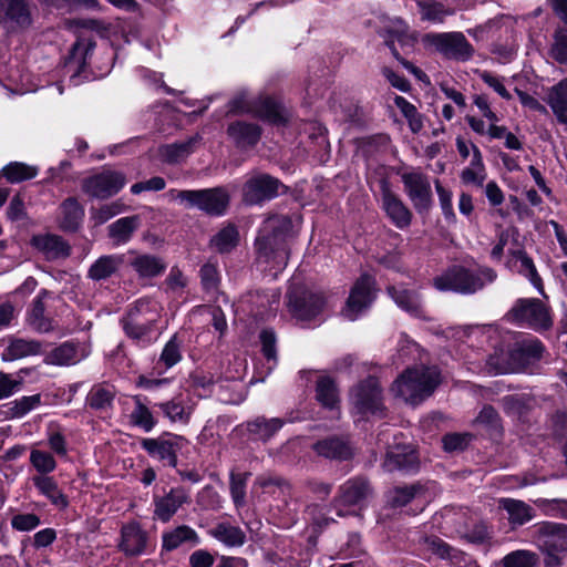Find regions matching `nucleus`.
<instances>
[{
    "label": "nucleus",
    "instance_id": "4468645a",
    "mask_svg": "<svg viewBox=\"0 0 567 567\" xmlns=\"http://www.w3.org/2000/svg\"><path fill=\"white\" fill-rule=\"evenodd\" d=\"M125 183L123 173L104 169L85 177L81 183V189L89 197L105 200L118 194Z\"/></svg>",
    "mask_w": 567,
    "mask_h": 567
},
{
    "label": "nucleus",
    "instance_id": "f257e3e1",
    "mask_svg": "<svg viewBox=\"0 0 567 567\" xmlns=\"http://www.w3.org/2000/svg\"><path fill=\"white\" fill-rule=\"evenodd\" d=\"M292 234L293 221L289 215H272L264 221L254 240L252 262L262 277L274 280L286 269Z\"/></svg>",
    "mask_w": 567,
    "mask_h": 567
},
{
    "label": "nucleus",
    "instance_id": "4be33fe9",
    "mask_svg": "<svg viewBox=\"0 0 567 567\" xmlns=\"http://www.w3.org/2000/svg\"><path fill=\"white\" fill-rule=\"evenodd\" d=\"M546 351L544 343L534 338L517 344L508 351V362L516 371H525L532 364L540 361Z\"/></svg>",
    "mask_w": 567,
    "mask_h": 567
},
{
    "label": "nucleus",
    "instance_id": "6e6552de",
    "mask_svg": "<svg viewBox=\"0 0 567 567\" xmlns=\"http://www.w3.org/2000/svg\"><path fill=\"white\" fill-rule=\"evenodd\" d=\"M506 319L537 332L549 330L554 323L550 308L538 298H518L506 313Z\"/></svg>",
    "mask_w": 567,
    "mask_h": 567
},
{
    "label": "nucleus",
    "instance_id": "e2e57ef3",
    "mask_svg": "<svg viewBox=\"0 0 567 567\" xmlns=\"http://www.w3.org/2000/svg\"><path fill=\"white\" fill-rule=\"evenodd\" d=\"M534 504L545 516L567 520V499L566 498H537Z\"/></svg>",
    "mask_w": 567,
    "mask_h": 567
},
{
    "label": "nucleus",
    "instance_id": "58836bf2",
    "mask_svg": "<svg viewBox=\"0 0 567 567\" xmlns=\"http://www.w3.org/2000/svg\"><path fill=\"white\" fill-rule=\"evenodd\" d=\"M49 296L47 289H41L33 299L31 308L28 310L29 324L40 333H47L53 330L52 320L45 317L44 300Z\"/></svg>",
    "mask_w": 567,
    "mask_h": 567
},
{
    "label": "nucleus",
    "instance_id": "3c124183",
    "mask_svg": "<svg viewBox=\"0 0 567 567\" xmlns=\"http://www.w3.org/2000/svg\"><path fill=\"white\" fill-rule=\"evenodd\" d=\"M200 136L196 134L182 143H174L165 145L162 148V156L168 164H176L188 157L193 152L195 145L200 141Z\"/></svg>",
    "mask_w": 567,
    "mask_h": 567
},
{
    "label": "nucleus",
    "instance_id": "cd10ccee",
    "mask_svg": "<svg viewBox=\"0 0 567 567\" xmlns=\"http://www.w3.org/2000/svg\"><path fill=\"white\" fill-rule=\"evenodd\" d=\"M59 229L65 234H76L83 226L85 209L74 196L66 197L59 206Z\"/></svg>",
    "mask_w": 567,
    "mask_h": 567
},
{
    "label": "nucleus",
    "instance_id": "bb28decb",
    "mask_svg": "<svg viewBox=\"0 0 567 567\" xmlns=\"http://www.w3.org/2000/svg\"><path fill=\"white\" fill-rule=\"evenodd\" d=\"M386 292L395 305L411 317L425 321L430 320V317L426 316L425 309L422 305L421 295L416 290L401 286H389L386 288Z\"/></svg>",
    "mask_w": 567,
    "mask_h": 567
},
{
    "label": "nucleus",
    "instance_id": "9b49d317",
    "mask_svg": "<svg viewBox=\"0 0 567 567\" xmlns=\"http://www.w3.org/2000/svg\"><path fill=\"white\" fill-rule=\"evenodd\" d=\"M353 403L361 416L372 415L379 419L386 416L382 388L377 377L369 375L357 384L353 391Z\"/></svg>",
    "mask_w": 567,
    "mask_h": 567
},
{
    "label": "nucleus",
    "instance_id": "7c9ffc66",
    "mask_svg": "<svg viewBox=\"0 0 567 567\" xmlns=\"http://www.w3.org/2000/svg\"><path fill=\"white\" fill-rule=\"evenodd\" d=\"M184 346V337L175 332L164 344L158 359L155 361L152 374L156 377L163 375L167 370L175 367L183 360L182 348Z\"/></svg>",
    "mask_w": 567,
    "mask_h": 567
},
{
    "label": "nucleus",
    "instance_id": "13d9d810",
    "mask_svg": "<svg viewBox=\"0 0 567 567\" xmlns=\"http://www.w3.org/2000/svg\"><path fill=\"white\" fill-rule=\"evenodd\" d=\"M130 417L133 425L146 433L151 432L157 424V420L146 404L142 402L141 396H135V406Z\"/></svg>",
    "mask_w": 567,
    "mask_h": 567
},
{
    "label": "nucleus",
    "instance_id": "864d4df0",
    "mask_svg": "<svg viewBox=\"0 0 567 567\" xmlns=\"http://www.w3.org/2000/svg\"><path fill=\"white\" fill-rule=\"evenodd\" d=\"M548 56L559 65H567V25H557L551 34Z\"/></svg>",
    "mask_w": 567,
    "mask_h": 567
},
{
    "label": "nucleus",
    "instance_id": "49530a36",
    "mask_svg": "<svg viewBox=\"0 0 567 567\" xmlns=\"http://www.w3.org/2000/svg\"><path fill=\"white\" fill-rule=\"evenodd\" d=\"M511 255L519 261L518 274L529 280V282L536 288V290L545 296L544 282L538 274L533 258L527 254L525 249L512 250Z\"/></svg>",
    "mask_w": 567,
    "mask_h": 567
},
{
    "label": "nucleus",
    "instance_id": "052dcab7",
    "mask_svg": "<svg viewBox=\"0 0 567 567\" xmlns=\"http://www.w3.org/2000/svg\"><path fill=\"white\" fill-rule=\"evenodd\" d=\"M260 351L272 370L278 363L277 334L272 328H264L259 332Z\"/></svg>",
    "mask_w": 567,
    "mask_h": 567
},
{
    "label": "nucleus",
    "instance_id": "c756f323",
    "mask_svg": "<svg viewBox=\"0 0 567 567\" xmlns=\"http://www.w3.org/2000/svg\"><path fill=\"white\" fill-rule=\"evenodd\" d=\"M188 499V494L183 487H173L164 496L154 495V516L162 523H168Z\"/></svg>",
    "mask_w": 567,
    "mask_h": 567
},
{
    "label": "nucleus",
    "instance_id": "f03ea898",
    "mask_svg": "<svg viewBox=\"0 0 567 567\" xmlns=\"http://www.w3.org/2000/svg\"><path fill=\"white\" fill-rule=\"evenodd\" d=\"M161 313L156 303L148 298H140L130 303L118 322L130 343L144 350L157 342L161 336Z\"/></svg>",
    "mask_w": 567,
    "mask_h": 567
},
{
    "label": "nucleus",
    "instance_id": "2eb2a0df",
    "mask_svg": "<svg viewBox=\"0 0 567 567\" xmlns=\"http://www.w3.org/2000/svg\"><path fill=\"white\" fill-rule=\"evenodd\" d=\"M379 184L382 209L386 217L398 229H408L413 220L412 210L403 203L400 196L391 189V184L386 177H382Z\"/></svg>",
    "mask_w": 567,
    "mask_h": 567
},
{
    "label": "nucleus",
    "instance_id": "423d86ee",
    "mask_svg": "<svg viewBox=\"0 0 567 567\" xmlns=\"http://www.w3.org/2000/svg\"><path fill=\"white\" fill-rule=\"evenodd\" d=\"M289 193L290 187L278 177L265 172H255L243 184L241 199L247 206H262Z\"/></svg>",
    "mask_w": 567,
    "mask_h": 567
},
{
    "label": "nucleus",
    "instance_id": "393cba45",
    "mask_svg": "<svg viewBox=\"0 0 567 567\" xmlns=\"http://www.w3.org/2000/svg\"><path fill=\"white\" fill-rule=\"evenodd\" d=\"M384 466L389 471L417 473L420 468L419 454L412 445L395 444L388 450Z\"/></svg>",
    "mask_w": 567,
    "mask_h": 567
},
{
    "label": "nucleus",
    "instance_id": "c85d7f7f",
    "mask_svg": "<svg viewBox=\"0 0 567 567\" xmlns=\"http://www.w3.org/2000/svg\"><path fill=\"white\" fill-rule=\"evenodd\" d=\"M95 47V41L84 39H78L72 44L68 55L65 56V66L75 68L73 78L79 76L86 81L91 79V73L87 72V65Z\"/></svg>",
    "mask_w": 567,
    "mask_h": 567
},
{
    "label": "nucleus",
    "instance_id": "473e14b6",
    "mask_svg": "<svg viewBox=\"0 0 567 567\" xmlns=\"http://www.w3.org/2000/svg\"><path fill=\"white\" fill-rule=\"evenodd\" d=\"M286 424V420L281 417L267 419L266 416H257L245 423L246 431L250 441H261L264 443L270 441Z\"/></svg>",
    "mask_w": 567,
    "mask_h": 567
},
{
    "label": "nucleus",
    "instance_id": "bf43d9fd",
    "mask_svg": "<svg viewBox=\"0 0 567 567\" xmlns=\"http://www.w3.org/2000/svg\"><path fill=\"white\" fill-rule=\"evenodd\" d=\"M155 406H157L171 422L186 424L189 421L190 413L186 411L181 396H175L166 402L155 403Z\"/></svg>",
    "mask_w": 567,
    "mask_h": 567
},
{
    "label": "nucleus",
    "instance_id": "7ed1b4c3",
    "mask_svg": "<svg viewBox=\"0 0 567 567\" xmlns=\"http://www.w3.org/2000/svg\"><path fill=\"white\" fill-rule=\"evenodd\" d=\"M497 272L487 266L470 268L464 265H451L432 280L433 287L441 292H454L471 296L493 284Z\"/></svg>",
    "mask_w": 567,
    "mask_h": 567
},
{
    "label": "nucleus",
    "instance_id": "a18cd8bd",
    "mask_svg": "<svg viewBox=\"0 0 567 567\" xmlns=\"http://www.w3.org/2000/svg\"><path fill=\"white\" fill-rule=\"evenodd\" d=\"M502 507L507 512L508 520L513 528L525 525L535 516L534 508L523 501L504 498Z\"/></svg>",
    "mask_w": 567,
    "mask_h": 567
},
{
    "label": "nucleus",
    "instance_id": "ea45409f",
    "mask_svg": "<svg viewBox=\"0 0 567 567\" xmlns=\"http://www.w3.org/2000/svg\"><path fill=\"white\" fill-rule=\"evenodd\" d=\"M239 243L238 227L234 223H227L210 238L209 245L219 255H227L233 252Z\"/></svg>",
    "mask_w": 567,
    "mask_h": 567
},
{
    "label": "nucleus",
    "instance_id": "e433bc0d",
    "mask_svg": "<svg viewBox=\"0 0 567 567\" xmlns=\"http://www.w3.org/2000/svg\"><path fill=\"white\" fill-rule=\"evenodd\" d=\"M200 543L199 536L194 528L188 525H179L172 530L162 534V553H171L184 544L193 546Z\"/></svg>",
    "mask_w": 567,
    "mask_h": 567
},
{
    "label": "nucleus",
    "instance_id": "c03bdc74",
    "mask_svg": "<svg viewBox=\"0 0 567 567\" xmlns=\"http://www.w3.org/2000/svg\"><path fill=\"white\" fill-rule=\"evenodd\" d=\"M78 343L68 340L47 352L44 350L43 362L48 365H71L75 364L78 360Z\"/></svg>",
    "mask_w": 567,
    "mask_h": 567
},
{
    "label": "nucleus",
    "instance_id": "774afa93",
    "mask_svg": "<svg viewBox=\"0 0 567 567\" xmlns=\"http://www.w3.org/2000/svg\"><path fill=\"white\" fill-rule=\"evenodd\" d=\"M187 383L194 391L203 390L204 393L212 392L214 385V378L210 372H206L202 369H196L189 373Z\"/></svg>",
    "mask_w": 567,
    "mask_h": 567
},
{
    "label": "nucleus",
    "instance_id": "20e7f679",
    "mask_svg": "<svg viewBox=\"0 0 567 567\" xmlns=\"http://www.w3.org/2000/svg\"><path fill=\"white\" fill-rule=\"evenodd\" d=\"M440 383L441 372L436 367H411L399 374L391 391L405 402L416 404L432 395Z\"/></svg>",
    "mask_w": 567,
    "mask_h": 567
},
{
    "label": "nucleus",
    "instance_id": "37998d69",
    "mask_svg": "<svg viewBox=\"0 0 567 567\" xmlns=\"http://www.w3.org/2000/svg\"><path fill=\"white\" fill-rule=\"evenodd\" d=\"M32 482L38 492L45 496L52 505L60 509L69 506L68 496L60 489L53 476H33Z\"/></svg>",
    "mask_w": 567,
    "mask_h": 567
},
{
    "label": "nucleus",
    "instance_id": "f704fd0d",
    "mask_svg": "<svg viewBox=\"0 0 567 567\" xmlns=\"http://www.w3.org/2000/svg\"><path fill=\"white\" fill-rule=\"evenodd\" d=\"M315 392V398L322 409L328 411L340 409V391L332 377H319L316 381Z\"/></svg>",
    "mask_w": 567,
    "mask_h": 567
},
{
    "label": "nucleus",
    "instance_id": "69168bd1",
    "mask_svg": "<svg viewBox=\"0 0 567 567\" xmlns=\"http://www.w3.org/2000/svg\"><path fill=\"white\" fill-rule=\"evenodd\" d=\"M250 473H230L229 489L233 502L236 506L243 505L246 497V485Z\"/></svg>",
    "mask_w": 567,
    "mask_h": 567
},
{
    "label": "nucleus",
    "instance_id": "a19ab883",
    "mask_svg": "<svg viewBox=\"0 0 567 567\" xmlns=\"http://www.w3.org/2000/svg\"><path fill=\"white\" fill-rule=\"evenodd\" d=\"M41 404V394L23 395L19 399L0 405V415L3 420L21 419Z\"/></svg>",
    "mask_w": 567,
    "mask_h": 567
},
{
    "label": "nucleus",
    "instance_id": "c9c22d12",
    "mask_svg": "<svg viewBox=\"0 0 567 567\" xmlns=\"http://www.w3.org/2000/svg\"><path fill=\"white\" fill-rule=\"evenodd\" d=\"M424 544L427 550L442 560H447L457 567L466 564V554L463 550L453 547L436 535L425 536Z\"/></svg>",
    "mask_w": 567,
    "mask_h": 567
},
{
    "label": "nucleus",
    "instance_id": "79ce46f5",
    "mask_svg": "<svg viewBox=\"0 0 567 567\" xmlns=\"http://www.w3.org/2000/svg\"><path fill=\"white\" fill-rule=\"evenodd\" d=\"M140 226L137 215L125 216L107 226V236L117 246L127 244Z\"/></svg>",
    "mask_w": 567,
    "mask_h": 567
},
{
    "label": "nucleus",
    "instance_id": "0eeeda50",
    "mask_svg": "<svg viewBox=\"0 0 567 567\" xmlns=\"http://www.w3.org/2000/svg\"><path fill=\"white\" fill-rule=\"evenodd\" d=\"M286 307L290 316L299 322L310 323L319 318L327 307L323 292L305 286H293L286 293Z\"/></svg>",
    "mask_w": 567,
    "mask_h": 567
},
{
    "label": "nucleus",
    "instance_id": "f8f14e48",
    "mask_svg": "<svg viewBox=\"0 0 567 567\" xmlns=\"http://www.w3.org/2000/svg\"><path fill=\"white\" fill-rule=\"evenodd\" d=\"M404 193L411 200L414 210L420 216H427L434 205L433 192L429 176L422 172H406L401 174Z\"/></svg>",
    "mask_w": 567,
    "mask_h": 567
},
{
    "label": "nucleus",
    "instance_id": "dca6fc26",
    "mask_svg": "<svg viewBox=\"0 0 567 567\" xmlns=\"http://www.w3.org/2000/svg\"><path fill=\"white\" fill-rule=\"evenodd\" d=\"M155 545H150L148 534L136 520L130 522L121 528L118 550L126 557H138L151 554Z\"/></svg>",
    "mask_w": 567,
    "mask_h": 567
},
{
    "label": "nucleus",
    "instance_id": "6e6d98bb",
    "mask_svg": "<svg viewBox=\"0 0 567 567\" xmlns=\"http://www.w3.org/2000/svg\"><path fill=\"white\" fill-rule=\"evenodd\" d=\"M198 276L200 279V287L204 292L215 295L219 291L221 275L217 262H212L209 260L203 264L199 268Z\"/></svg>",
    "mask_w": 567,
    "mask_h": 567
},
{
    "label": "nucleus",
    "instance_id": "a211bd4d",
    "mask_svg": "<svg viewBox=\"0 0 567 567\" xmlns=\"http://www.w3.org/2000/svg\"><path fill=\"white\" fill-rule=\"evenodd\" d=\"M433 45L447 59L468 61L474 48L462 32H447L433 35Z\"/></svg>",
    "mask_w": 567,
    "mask_h": 567
},
{
    "label": "nucleus",
    "instance_id": "b1692460",
    "mask_svg": "<svg viewBox=\"0 0 567 567\" xmlns=\"http://www.w3.org/2000/svg\"><path fill=\"white\" fill-rule=\"evenodd\" d=\"M0 22L10 23L21 30L33 23L30 0H0Z\"/></svg>",
    "mask_w": 567,
    "mask_h": 567
},
{
    "label": "nucleus",
    "instance_id": "680f3d73",
    "mask_svg": "<svg viewBox=\"0 0 567 567\" xmlns=\"http://www.w3.org/2000/svg\"><path fill=\"white\" fill-rule=\"evenodd\" d=\"M538 563V555L525 549L513 550L502 559L503 567H537Z\"/></svg>",
    "mask_w": 567,
    "mask_h": 567
},
{
    "label": "nucleus",
    "instance_id": "4c0bfd02",
    "mask_svg": "<svg viewBox=\"0 0 567 567\" xmlns=\"http://www.w3.org/2000/svg\"><path fill=\"white\" fill-rule=\"evenodd\" d=\"M125 261V254L103 255L90 266L87 277L94 281L105 280L112 277Z\"/></svg>",
    "mask_w": 567,
    "mask_h": 567
},
{
    "label": "nucleus",
    "instance_id": "2f4dec72",
    "mask_svg": "<svg viewBox=\"0 0 567 567\" xmlns=\"http://www.w3.org/2000/svg\"><path fill=\"white\" fill-rule=\"evenodd\" d=\"M30 245L45 255L47 259L68 258L71 255L70 244L56 234L33 235Z\"/></svg>",
    "mask_w": 567,
    "mask_h": 567
},
{
    "label": "nucleus",
    "instance_id": "5fc2aeb1",
    "mask_svg": "<svg viewBox=\"0 0 567 567\" xmlns=\"http://www.w3.org/2000/svg\"><path fill=\"white\" fill-rule=\"evenodd\" d=\"M115 392L105 384L99 383L92 386L86 395V405L94 411H102L113 405Z\"/></svg>",
    "mask_w": 567,
    "mask_h": 567
},
{
    "label": "nucleus",
    "instance_id": "39448f33",
    "mask_svg": "<svg viewBox=\"0 0 567 567\" xmlns=\"http://www.w3.org/2000/svg\"><path fill=\"white\" fill-rule=\"evenodd\" d=\"M534 539L545 555L546 567H560L567 555V524L543 520L534 526Z\"/></svg>",
    "mask_w": 567,
    "mask_h": 567
},
{
    "label": "nucleus",
    "instance_id": "603ef678",
    "mask_svg": "<svg viewBox=\"0 0 567 567\" xmlns=\"http://www.w3.org/2000/svg\"><path fill=\"white\" fill-rule=\"evenodd\" d=\"M214 538L228 547H239L246 543V534L239 526H233L228 523H219L210 530Z\"/></svg>",
    "mask_w": 567,
    "mask_h": 567
},
{
    "label": "nucleus",
    "instance_id": "1a4fd4ad",
    "mask_svg": "<svg viewBox=\"0 0 567 567\" xmlns=\"http://www.w3.org/2000/svg\"><path fill=\"white\" fill-rule=\"evenodd\" d=\"M378 291L375 278L368 272L361 274L350 288L349 296L341 308V316L349 321L360 319L375 302Z\"/></svg>",
    "mask_w": 567,
    "mask_h": 567
},
{
    "label": "nucleus",
    "instance_id": "f3484780",
    "mask_svg": "<svg viewBox=\"0 0 567 567\" xmlns=\"http://www.w3.org/2000/svg\"><path fill=\"white\" fill-rule=\"evenodd\" d=\"M250 114L272 126H286L289 115L281 101L271 95H260L250 101Z\"/></svg>",
    "mask_w": 567,
    "mask_h": 567
},
{
    "label": "nucleus",
    "instance_id": "6ab92c4d",
    "mask_svg": "<svg viewBox=\"0 0 567 567\" xmlns=\"http://www.w3.org/2000/svg\"><path fill=\"white\" fill-rule=\"evenodd\" d=\"M379 35L383 38L394 59L402 56L396 43L404 54L413 52L417 43V34L411 32L409 25L401 19L396 21V25L381 29Z\"/></svg>",
    "mask_w": 567,
    "mask_h": 567
},
{
    "label": "nucleus",
    "instance_id": "5701e85b",
    "mask_svg": "<svg viewBox=\"0 0 567 567\" xmlns=\"http://www.w3.org/2000/svg\"><path fill=\"white\" fill-rule=\"evenodd\" d=\"M312 450L324 458L338 462L351 461L354 457L350 441L339 435H328L316 441Z\"/></svg>",
    "mask_w": 567,
    "mask_h": 567
},
{
    "label": "nucleus",
    "instance_id": "9d476101",
    "mask_svg": "<svg viewBox=\"0 0 567 567\" xmlns=\"http://www.w3.org/2000/svg\"><path fill=\"white\" fill-rule=\"evenodd\" d=\"M187 444V440L178 434L163 432L157 437H142L140 445L147 455L163 467L177 468L178 453Z\"/></svg>",
    "mask_w": 567,
    "mask_h": 567
},
{
    "label": "nucleus",
    "instance_id": "412c9836",
    "mask_svg": "<svg viewBox=\"0 0 567 567\" xmlns=\"http://www.w3.org/2000/svg\"><path fill=\"white\" fill-rule=\"evenodd\" d=\"M127 255L130 257L126 258V265L141 280L161 277L167 269V262L161 256L135 250H128Z\"/></svg>",
    "mask_w": 567,
    "mask_h": 567
},
{
    "label": "nucleus",
    "instance_id": "8fccbe9b",
    "mask_svg": "<svg viewBox=\"0 0 567 567\" xmlns=\"http://www.w3.org/2000/svg\"><path fill=\"white\" fill-rule=\"evenodd\" d=\"M422 489L423 486L420 483L394 486L385 494L386 504L393 509L404 507L410 504Z\"/></svg>",
    "mask_w": 567,
    "mask_h": 567
},
{
    "label": "nucleus",
    "instance_id": "338daca9",
    "mask_svg": "<svg viewBox=\"0 0 567 567\" xmlns=\"http://www.w3.org/2000/svg\"><path fill=\"white\" fill-rule=\"evenodd\" d=\"M471 437L468 433H446L442 437L443 450L447 453L462 452L467 449Z\"/></svg>",
    "mask_w": 567,
    "mask_h": 567
},
{
    "label": "nucleus",
    "instance_id": "09e8293b",
    "mask_svg": "<svg viewBox=\"0 0 567 567\" xmlns=\"http://www.w3.org/2000/svg\"><path fill=\"white\" fill-rule=\"evenodd\" d=\"M39 174L38 166L29 165L23 162H10L0 171V176L4 177L10 184H19L31 181Z\"/></svg>",
    "mask_w": 567,
    "mask_h": 567
},
{
    "label": "nucleus",
    "instance_id": "aec40b11",
    "mask_svg": "<svg viewBox=\"0 0 567 567\" xmlns=\"http://www.w3.org/2000/svg\"><path fill=\"white\" fill-rule=\"evenodd\" d=\"M264 130L258 123L236 120L228 123L226 135L233 145L241 151L255 148L261 140Z\"/></svg>",
    "mask_w": 567,
    "mask_h": 567
},
{
    "label": "nucleus",
    "instance_id": "ddd939ff",
    "mask_svg": "<svg viewBox=\"0 0 567 567\" xmlns=\"http://www.w3.org/2000/svg\"><path fill=\"white\" fill-rule=\"evenodd\" d=\"M231 203L230 192L226 186L193 189L188 209H197L204 215L218 218L225 216Z\"/></svg>",
    "mask_w": 567,
    "mask_h": 567
},
{
    "label": "nucleus",
    "instance_id": "72a5a7b5",
    "mask_svg": "<svg viewBox=\"0 0 567 567\" xmlns=\"http://www.w3.org/2000/svg\"><path fill=\"white\" fill-rule=\"evenodd\" d=\"M44 343L39 340H27L23 338H11L8 346L1 353V360L4 362L16 361L25 357L39 355L44 353Z\"/></svg>",
    "mask_w": 567,
    "mask_h": 567
},
{
    "label": "nucleus",
    "instance_id": "0e129e2a",
    "mask_svg": "<svg viewBox=\"0 0 567 567\" xmlns=\"http://www.w3.org/2000/svg\"><path fill=\"white\" fill-rule=\"evenodd\" d=\"M30 463L40 473L39 476H49L48 474L56 468L54 456L45 451L33 449L30 453Z\"/></svg>",
    "mask_w": 567,
    "mask_h": 567
},
{
    "label": "nucleus",
    "instance_id": "de8ad7c7",
    "mask_svg": "<svg viewBox=\"0 0 567 567\" xmlns=\"http://www.w3.org/2000/svg\"><path fill=\"white\" fill-rule=\"evenodd\" d=\"M476 422L484 426L487 436L492 441H498L503 437L502 417L493 405L485 404L480 411Z\"/></svg>",
    "mask_w": 567,
    "mask_h": 567
},
{
    "label": "nucleus",
    "instance_id": "4d7b16f0",
    "mask_svg": "<svg viewBox=\"0 0 567 567\" xmlns=\"http://www.w3.org/2000/svg\"><path fill=\"white\" fill-rule=\"evenodd\" d=\"M393 102L408 121L411 132L414 134L421 132L423 128V115L417 111L415 105L401 95H395Z\"/></svg>",
    "mask_w": 567,
    "mask_h": 567
},
{
    "label": "nucleus",
    "instance_id": "a878e982",
    "mask_svg": "<svg viewBox=\"0 0 567 567\" xmlns=\"http://www.w3.org/2000/svg\"><path fill=\"white\" fill-rule=\"evenodd\" d=\"M373 492L365 476H354L346 481L338 492L336 501L343 506L361 505Z\"/></svg>",
    "mask_w": 567,
    "mask_h": 567
}]
</instances>
